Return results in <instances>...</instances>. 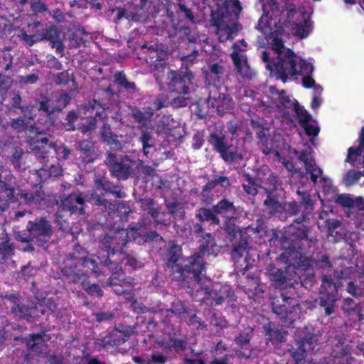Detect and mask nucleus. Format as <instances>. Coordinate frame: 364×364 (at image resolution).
Segmentation results:
<instances>
[{
    "label": "nucleus",
    "mask_w": 364,
    "mask_h": 364,
    "mask_svg": "<svg viewBox=\"0 0 364 364\" xmlns=\"http://www.w3.org/2000/svg\"><path fill=\"white\" fill-rule=\"evenodd\" d=\"M264 14L258 22L257 28L264 35L270 47L262 53V60L267 63L270 74L276 72L279 54L284 50L296 55L283 45L280 37L284 28L299 38H306L312 31L310 13L295 10L291 0H259Z\"/></svg>",
    "instance_id": "obj_1"
},
{
    "label": "nucleus",
    "mask_w": 364,
    "mask_h": 364,
    "mask_svg": "<svg viewBox=\"0 0 364 364\" xmlns=\"http://www.w3.org/2000/svg\"><path fill=\"white\" fill-rule=\"evenodd\" d=\"M246 97H252L260 101L263 105L269 107L275 112V115L282 117L287 123H293V115L296 114L299 124L309 136H316L319 132V127L311 115L298 102L290 99L284 90L278 91L274 87H269L267 95L260 98L258 94L250 90H243Z\"/></svg>",
    "instance_id": "obj_2"
},
{
    "label": "nucleus",
    "mask_w": 364,
    "mask_h": 364,
    "mask_svg": "<svg viewBox=\"0 0 364 364\" xmlns=\"http://www.w3.org/2000/svg\"><path fill=\"white\" fill-rule=\"evenodd\" d=\"M202 237L200 250L197 255H193L188 264H186L181 272V276L188 277L191 274V278L196 283L197 288V295L200 294L203 295L202 300H209L213 299L215 300L216 305H220L223 302L226 297L231 296V289L229 286H224L220 290V296H217L216 289L214 291L209 290L211 284L210 280L202 276V272L205 269L204 258L205 255H210L215 253V242L211 237L210 234H205Z\"/></svg>",
    "instance_id": "obj_3"
},
{
    "label": "nucleus",
    "mask_w": 364,
    "mask_h": 364,
    "mask_svg": "<svg viewBox=\"0 0 364 364\" xmlns=\"http://www.w3.org/2000/svg\"><path fill=\"white\" fill-rule=\"evenodd\" d=\"M284 52L279 54V61L277 64L276 72L272 75H275L284 82L288 79H296L299 75H303L304 87L314 88V95L311 102V107L314 109H318L322 102L320 95L323 92V88L321 85H316L315 80L311 77L314 70L313 63L303 60L298 55H294L288 50H284Z\"/></svg>",
    "instance_id": "obj_4"
},
{
    "label": "nucleus",
    "mask_w": 364,
    "mask_h": 364,
    "mask_svg": "<svg viewBox=\"0 0 364 364\" xmlns=\"http://www.w3.org/2000/svg\"><path fill=\"white\" fill-rule=\"evenodd\" d=\"M241 10L238 0H230L225 1L224 6L211 11L213 25L220 42L232 40L237 36V19Z\"/></svg>",
    "instance_id": "obj_5"
},
{
    "label": "nucleus",
    "mask_w": 364,
    "mask_h": 364,
    "mask_svg": "<svg viewBox=\"0 0 364 364\" xmlns=\"http://www.w3.org/2000/svg\"><path fill=\"white\" fill-rule=\"evenodd\" d=\"M157 237L161 239L159 235L153 232H151L150 235H141L139 229L129 228L120 230L112 235L105 237L102 245L107 255L102 257L98 255L97 258L100 260V264H105L107 266L109 265V269L113 271L115 264L112 263L109 259L106 258L107 257H109L111 254L114 255L117 252H121L123 247H124L128 242L134 241L141 245L149 240H154Z\"/></svg>",
    "instance_id": "obj_6"
},
{
    "label": "nucleus",
    "mask_w": 364,
    "mask_h": 364,
    "mask_svg": "<svg viewBox=\"0 0 364 364\" xmlns=\"http://www.w3.org/2000/svg\"><path fill=\"white\" fill-rule=\"evenodd\" d=\"M314 264V262L312 259L300 255L296 263H292L287 267L286 274L279 269L270 268L269 269L270 279L277 288H284L287 286V281H289L290 284H292L291 282L292 279L296 282V279L291 275L292 272L298 276L299 279L306 276L309 277L311 274V267Z\"/></svg>",
    "instance_id": "obj_7"
},
{
    "label": "nucleus",
    "mask_w": 364,
    "mask_h": 364,
    "mask_svg": "<svg viewBox=\"0 0 364 364\" xmlns=\"http://www.w3.org/2000/svg\"><path fill=\"white\" fill-rule=\"evenodd\" d=\"M312 149L310 147L302 151L299 159L304 163L306 173L310 175L311 180L318 190L323 189L328 193L332 189V183L330 178L323 176L322 170L318 167L311 156Z\"/></svg>",
    "instance_id": "obj_8"
},
{
    "label": "nucleus",
    "mask_w": 364,
    "mask_h": 364,
    "mask_svg": "<svg viewBox=\"0 0 364 364\" xmlns=\"http://www.w3.org/2000/svg\"><path fill=\"white\" fill-rule=\"evenodd\" d=\"M353 166H357L359 163L363 172L350 171L343 178V181L346 186H352L356 183L361 176L364 175V128L362 129L360 136V144L358 148L350 147L348 151V156L346 160Z\"/></svg>",
    "instance_id": "obj_9"
},
{
    "label": "nucleus",
    "mask_w": 364,
    "mask_h": 364,
    "mask_svg": "<svg viewBox=\"0 0 364 364\" xmlns=\"http://www.w3.org/2000/svg\"><path fill=\"white\" fill-rule=\"evenodd\" d=\"M27 230L29 233L28 236L18 235L17 239L21 242L32 241L39 246H43L51 236V227L43 218L35 223L29 222Z\"/></svg>",
    "instance_id": "obj_10"
},
{
    "label": "nucleus",
    "mask_w": 364,
    "mask_h": 364,
    "mask_svg": "<svg viewBox=\"0 0 364 364\" xmlns=\"http://www.w3.org/2000/svg\"><path fill=\"white\" fill-rule=\"evenodd\" d=\"M235 207L233 204L226 200H223L213 207V210L202 208L198 211L197 217L202 221H210L218 224L219 220L217 215H220L226 219L233 218L235 216Z\"/></svg>",
    "instance_id": "obj_11"
},
{
    "label": "nucleus",
    "mask_w": 364,
    "mask_h": 364,
    "mask_svg": "<svg viewBox=\"0 0 364 364\" xmlns=\"http://www.w3.org/2000/svg\"><path fill=\"white\" fill-rule=\"evenodd\" d=\"M209 141L226 161H233L242 157V154L238 152L233 145L230 144L229 139L225 137L221 132L212 133Z\"/></svg>",
    "instance_id": "obj_12"
},
{
    "label": "nucleus",
    "mask_w": 364,
    "mask_h": 364,
    "mask_svg": "<svg viewBox=\"0 0 364 364\" xmlns=\"http://www.w3.org/2000/svg\"><path fill=\"white\" fill-rule=\"evenodd\" d=\"M336 292L337 286L336 284H334L328 276H323L321 287L319 304L321 306L325 309V313L327 315H330L334 312L335 303L337 300L336 296Z\"/></svg>",
    "instance_id": "obj_13"
},
{
    "label": "nucleus",
    "mask_w": 364,
    "mask_h": 364,
    "mask_svg": "<svg viewBox=\"0 0 364 364\" xmlns=\"http://www.w3.org/2000/svg\"><path fill=\"white\" fill-rule=\"evenodd\" d=\"M246 47L247 43L244 40L235 43L233 45L234 50L231 54V57L237 73L244 78H250L252 77V72L245 55Z\"/></svg>",
    "instance_id": "obj_14"
},
{
    "label": "nucleus",
    "mask_w": 364,
    "mask_h": 364,
    "mask_svg": "<svg viewBox=\"0 0 364 364\" xmlns=\"http://www.w3.org/2000/svg\"><path fill=\"white\" fill-rule=\"evenodd\" d=\"M17 299V296L13 293L8 294L5 296H0V310L4 311L10 307L15 316L27 319L30 317H35L38 316V306L30 309H27L24 306H16L15 304Z\"/></svg>",
    "instance_id": "obj_15"
},
{
    "label": "nucleus",
    "mask_w": 364,
    "mask_h": 364,
    "mask_svg": "<svg viewBox=\"0 0 364 364\" xmlns=\"http://www.w3.org/2000/svg\"><path fill=\"white\" fill-rule=\"evenodd\" d=\"M168 78L170 80L168 82V89L171 92H177L183 94L188 93V85L191 84L193 75L191 72L186 70L182 75L175 71H170L168 74Z\"/></svg>",
    "instance_id": "obj_16"
},
{
    "label": "nucleus",
    "mask_w": 364,
    "mask_h": 364,
    "mask_svg": "<svg viewBox=\"0 0 364 364\" xmlns=\"http://www.w3.org/2000/svg\"><path fill=\"white\" fill-rule=\"evenodd\" d=\"M115 156L113 154H109L107 162L111 166V170L114 176L118 179H127L131 174L134 164L127 157H124L120 162H115Z\"/></svg>",
    "instance_id": "obj_17"
},
{
    "label": "nucleus",
    "mask_w": 364,
    "mask_h": 364,
    "mask_svg": "<svg viewBox=\"0 0 364 364\" xmlns=\"http://www.w3.org/2000/svg\"><path fill=\"white\" fill-rule=\"evenodd\" d=\"M168 208L169 213H161L155 209H150L149 214L155 223L163 225H167L170 223V215H172L175 218H181L183 216L184 211L181 203H169Z\"/></svg>",
    "instance_id": "obj_18"
},
{
    "label": "nucleus",
    "mask_w": 364,
    "mask_h": 364,
    "mask_svg": "<svg viewBox=\"0 0 364 364\" xmlns=\"http://www.w3.org/2000/svg\"><path fill=\"white\" fill-rule=\"evenodd\" d=\"M169 101L160 97L154 103L153 107H148L144 112L136 109L133 112V117L136 122L140 124L143 127H148V122L154 115V109H160L164 107L168 106Z\"/></svg>",
    "instance_id": "obj_19"
},
{
    "label": "nucleus",
    "mask_w": 364,
    "mask_h": 364,
    "mask_svg": "<svg viewBox=\"0 0 364 364\" xmlns=\"http://www.w3.org/2000/svg\"><path fill=\"white\" fill-rule=\"evenodd\" d=\"M65 274L70 277L71 281L73 282H82L83 288L85 291L93 296H100L102 295V291L100 287L97 284H90L89 282H85L83 279L84 274L80 273V270L75 272L72 268L65 269Z\"/></svg>",
    "instance_id": "obj_20"
},
{
    "label": "nucleus",
    "mask_w": 364,
    "mask_h": 364,
    "mask_svg": "<svg viewBox=\"0 0 364 364\" xmlns=\"http://www.w3.org/2000/svg\"><path fill=\"white\" fill-rule=\"evenodd\" d=\"M317 341L316 336L305 337L299 341L297 350L292 353L294 359L296 362H301L305 358L306 353L317 350L318 348H316Z\"/></svg>",
    "instance_id": "obj_21"
},
{
    "label": "nucleus",
    "mask_w": 364,
    "mask_h": 364,
    "mask_svg": "<svg viewBox=\"0 0 364 364\" xmlns=\"http://www.w3.org/2000/svg\"><path fill=\"white\" fill-rule=\"evenodd\" d=\"M264 205L268 208L270 213H280L285 210L291 214H296L299 211V205L296 202L283 205L279 200L272 198L269 194L264 200Z\"/></svg>",
    "instance_id": "obj_22"
},
{
    "label": "nucleus",
    "mask_w": 364,
    "mask_h": 364,
    "mask_svg": "<svg viewBox=\"0 0 364 364\" xmlns=\"http://www.w3.org/2000/svg\"><path fill=\"white\" fill-rule=\"evenodd\" d=\"M63 209L71 213L82 215L83 213L84 200L79 193H73L65 198L62 203Z\"/></svg>",
    "instance_id": "obj_23"
},
{
    "label": "nucleus",
    "mask_w": 364,
    "mask_h": 364,
    "mask_svg": "<svg viewBox=\"0 0 364 364\" xmlns=\"http://www.w3.org/2000/svg\"><path fill=\"white\" fill-rule=\"evenodd\" d=\"M208 105L216 108V110L220 114L229 112L233 107L232 100L225 95H220L218 98L210 96L208 100Z\"/></svg>",
    "instance_id": "obj_24"
},
{
    "label": "nucleus",
    "mask_w": 364,
    "mask_h": 364,
    "mask_svg": "<svg viewBox=\"0 0 364 364\" xmlns=\"http://www.w3.org/2000/svg\"><path fill=\"white\" fill-rule=\"evenodd\" d=\"M70 101V97L68 94L62 95L58 99V105H54L50 100L42 102L40 105V109L48 117L53 112L61 110Z\"/></svg>",
    "instance_id": "obj_25"
},
{
    "label": "nucleus",
    "mask_w": 364,
    "mask_h": 364,
    "mask_svg": "<svg viewBox=\"0 0 364 364\" xmlns=\"http://www.w3.org/2000/svg\"><path fill=\"white\" fill-rule=\"evenodd\" d=\"M352 218L358 226L364 223V200L361 198L355 199L348 215Z\"/></svg>",
    "instance_id": "obj_26"
},
{
    "label": "nucleus",
    "mask_w": 364,
    "mask_h": 364,
    "mask_svg": "<svg viewBox=\"0 0 364 364\" xmlns=\"http://www.w3.org/2000/svg\"><path fill=\"white\" fill-rule=\"evenodd\" d=\"M39 124H41V122L40 121L38 122L37 124H35V126H33L32 124H28V122H25V119L23 118L20 117L13 120L11 123V127L18 132L28 130V132L31 133H36L38 135H40L45 132V129L44 128L39 127Z\"/></svg>",
    "instance_id": "obj_27"
},
{
    "label": "nucleus",
    "mask_w": 364,
    "mask_h": 364,
    "mask_svg": "<svg viewBox=\"0 0 364 364\" xmlns=\"http://www.w3.org/2000/svg\"><path fill=\"white\" fill-rule=\"evenodd\" d=\"M15 191L9 188L0 182V210L3 211L7 206L8 202L14 201Z\"/></svg>",
    "instance_id": "obj_28"
},
{
    "label": "nucleus",
    "mask_w": 364,
    "mask_h": 364,
    "mask_svg": "<svg viewBox=\"0 0 364 364\" xmlns=\"http://www.w3.org/2000/svg\"><path fill=\"white\" fill-rule=\"evenodd\" d=\"M325 223L328 229V236L333 237L334 235H336L337 237L336 239V241L343 238L345 234L344 230L342 228V224L340 221L326 220Z\"/></svg>",
    "instance_id": "obj_29"
},
{
    "label": "nucleus",
    "mask_w": 364,
    "mask_h": 364,
    "mask_svg": "<svg viewBox=\"0 0 364 364\" xmlns=\"http://www.w3.org/2000/svg\"><path fill=\"white\" fill-rule=\"evenodd\" d=\"M46 336L45 333L31 335L27 341V346L34 352L42 353Z\"/></svg>",
    "instance_id": "obj_30"
},
{
    "label": "nucleus",
    "mask_w": 364,
    "mask_h": 364,
    "mask_svg": "<svg viewBox=\"0 0 364 364\" xmlns=\"http://www.w3.org/2000/svg\"><path fill=\"white\" fill-rule=\"evenodd\" d=\"M257 181H259L261 186H264L263 188L268 193L277 190L279 184L277 183V177L272 173H269L268 177L264 178L261 176L260 172L258 173L257 178Z\"/></svg>",
    "instance_id": "obj_31"
},
{
    "label": "nucleus",
    "mask_w": 364,
    "mask_h": 364,
    "mask_svg": "<svg viewBox=\"0 0 364 364\" xmlns=\"http://www.w3.org/2000/svg\"><path fill=\"white\" fill-rule=\"evenodd\" d=\"M17 199L28 204H37L41 203L42 197L40 193L33 195V193L19 192L17 194Z\"/></svg>",
    "instance_id": "obj_32"
},
{
    "label": "nucleus",
    "mask_w": 364,
    "mask_h": 364,
    "mask_svg": "<svg viewBox=\"0 0 364 364\" xmlns=\"http://www.w3.org/2000/svg\"><path fill=\"white\" fill-rule=\"evenodd\" d=\"M48 139L46 137L38 136L35 141L31 143L32 150L41 152L40 156L45 158L44 153L47 149Z\"/></svg>",
    "instance_id": "obj_33"
},
{
    "label": "nucleus",
    "mask_w": 364,
    "mask_h": 364,
    "mask_svg": "<svg viewBox=\"0 0 364 364\" xmlns=\"http://www.w3.org/2000/svg\"><path fill=\"white\" fill-rule=\"evenodd\" d=\"M297 193L301 197V203L305 206L306 213L303 216L304 220L306 218L307 215L311 213L314 209V201L311 200L310 195L301 190L297 191Z\"/></svg>",
    "instance_id": "obj_34"
},
{
    "label": "nucleus",
    "mask_w": 364,
    "mask_h": 364,
    "mask_svg": "<svg viewBox=\"0 0 364 364\" xmlns=\"http://www.w3.org/2000/svg\"><path fill=\"white\" fill-rule=\"evenodd\" d=\"M210 73L207 74L205 77L209 83H215L216 81H219V75L223 73V67L218 64H213L210 67Z\"/></svg>",
    "instance_id": "obj_35"
},
{
    "label": "nucleus",
    "mask_w": 364,
    "mask_h": 364,
    "mask_svg": "<svg viewBox=\"0 0 364 364\" xmlns=\"http://www.w3.org/2000/svg\"><path fill=\"white\" fill-rule=\"evenodd\" d=\"M166 360V357L161 353L153 354L151 360H142L140 358H134V361L140 364H163Z\"/></svg>",
    "instance_id": "obj_36"
},
{
    "label": "nucleus",
    "mask_w": 364,
    "mask_h": 364,
    "mask_svg": "<svg viewBox=\"0 0 364 364\" xmlns=\"http://www.w3.org/2000/svg\"><path fill=\"white\" fill-rule=\"evenodd\" d=\"M161 345L165 348H169L171 350L173 349L176 351H180L183 350L186 348V343L183 340H176V339H170L167 342L163 341Z\"/></svg>",
    "instance_id": "obj_37"
},
{
    "label": "nucleus",
    "mask_w": 364,
    "mask_h": 364,
    "mask_svg": "<svg viewBox=\"0 0 364 364\" xmlns=\"http://www.w3.org/2000/svg\"><path fill=\"white\" fill-rule=\"evenodd\" d=\"M247 183H243L244 190L250 195H255L258 192V187L262 188L259 181H252L249 176H245ZM256 181H257L256 179Z\"/></svg>",
    "instance_id": "obj_38"
},
{
    "label": "nucleus",
    "mask_w": 364,
    "mask_h": 364,
    "mask_svg": "<svg viewBox=\"0 0 364 364\" xmlns=\"http://www.w3.org/2000/svg\"><path fill=\"white\" fill-rule=\"evenodd\" d=\"M141 141L143 145L144 154L145 156H148V149L154 146L151 134L149 132L142 131Z\"/></svg>",
    "instance_id": "obj_39"
},
{
    "label": "nucleus",
    "mask_w": 364,
    "mask_h": 364,
    "mask_svg": "<svg viewBox=\"0 0 364 364\" xmlns=\"http://www.w3.org/2000/svg\"><path fill=\"white\" fill-rule=\"evenodd\" d=\"M48 148L54 149L58 159H66L70 153V150L63 144L53 145L50 144L48 146Z\"/></svg>",
    "instance_id": "obj_40"
},
{
    "label": "nucleus",
    "mask_w": 364,
    "mask_h": 364,
    "mask_svg": "<svg viewBox=\"0 0 364 364\" xmlns=\"http://www.w3.org/2000/svg\"><path fill=\"white\" fill-rule=\"evenodd\" d=\"M272 309H273V311L276 314L282 316V318H284L285 323L289 321V323H291V314H292V312L291 311L288 312L287 311V308L284 305L277 306L275 304H274Z\"/></svg>",
    "instance_id": "obj_41"
},
{
    "label": "nucleus",
    "mask_w": 364,
    "mask_h": 364,
    "mask_svg": "<svg viewBox=\"0 0 364 364\" xmlns=\"http://www.w3.org/2000/svg\"><path fill=\"white\" fill-rule=\"evenodd\" d=\"M181 253V248L179 245H175L174 243H171L170 245L169 250V258L168 260L170 262L175 263L176 262Z\"/></svg>",
    "instance_id": "obj_42"
},
{
    "label": "nucleus",
    "mask_w": 364,
    "mask_h": 364,
    "mask_svg": "<svg viewBox=\"0 0 364 364\" xmlns=\"http://www.w3.org/2000/svg\"><path fill=\"white\" fill-rule=\"evenodd\" d=\"M247 252V242L246 241H242V242L237 245L235 246L232 257L234 259L237 260L239 258L242 257L244 254Z\"/></svg>",
    "instance_id": "obj_43"
},
{
    "label": "nucleus",
    "mask_w": 364,
    "mask_h": 364,
    "mask_svg": "<svg viewBox=\"0 0 364 364\" xmlns=\"http://www.w3.org/2000/svg\"><path fill=\"white\" fill-rule=\"evenodd\" d=\"M18 36L28 46L33 45L36 42L41 41V36L39 35H33L29 36L25 31H21V33Z\"/></svg>",
    "instance_id": "obj_44"
},
{
    "label": "nucleus",
    "mask_w": 364,
    "mask_h": 364,
    "mask_svg": "<svg viewBox=\"0 0 364 364\" xmlns=\"http://www.w3.org/2000/svg\"><path fill=\"white\" fill-rule=\"evenodd\" d=\"M58 36L59 35L57 28L55 26H51L46 30V32L42 37L41 36V38H42V40L48 39L51 42L58 38Z\"/></svg>",
    "instance_id": "obj_45"
},
{
    "label": "nucleus",
    "mask_w": 364,
    "mask_h": 364,
    "mask_svg": "<svg viewBox=\"0 0 364 364\" xmlns=\"http://www.w3.org/2000/svg\"><path fill=\"white\" fill-rule=\"evenodd\" d=\"M355 199L351 198L348 195H339L336 198V201L343 206L348 207L351 209Z\"/></svg>",
    "instance_id": "obj_46"
},
{
    "label": "nucleus",
    "mask_w": 364,
    "mask_h": 364,
    "mask_svg": "<svg viewBox=\"0 0 364 364\" xmlns=\"http://www.w3.org/2000/svg\"><path fill=\"white\" fill-rule=\"evenodd\" d=\"M82 265L83 267L90 269L92 272L97 273V263L93 258H82Z\"/></svg>",
    "instance_id": "obj_47"
},
{
    "label": "nucleus",
    "mask_w": 364,
    "mask_h": 364,
    "mask_svg": "<svg viewBox=\"0 0 364 364\" xmlns=\"http://www.w3.org/2000/svg\"><path fill=\"white\" fill-rule=\"evenodd\" d=\"M172 311L173 313H176L180 315L182 318H186V314L187 313L186 309L185 304L182 301H178L174 304Z\"/></svg>",
    "instance_id": "obj_48"
},
{
    "label": "nucleus",
    "mask_w": 364,
    "mask_h": 364,
    "mask_svg": "<svg viewBox=\"0 0 364 364\" xmlns=\"http://www.w3.org/2000/svg\"><path fill=\"white\" fill-rule=\"evenodd\" d=\"M116 81L121 85L124 86L127 89H134V84L132 82H129L127 80L125 75L122 73H117L115 75Z\"/></svg>",
    "instance_id": "obj_49"
},
{
    "label": "nucleus",
    "mask_w": 364,
    "mask_h": 364,
    "mask_svg": "<svg viewBox=\"0 0 364 364\" xmlns=\"http://www.w3.org/2000/svg\"><path fill=\"white\" fill-rule=\"evenodd\" d=\"M12 247L9 241L6 240L0 243V254L3 257H8L12 253Z\"/></svg>",
    "instance_id": "obj_50"
},
{
    "label": "nucleus",
    "mask_w": 364,
    "mask_h": 364,
    "mask_svg": "<svg viewBox=\"0 0 364 364\" xmlns=\"http://www.w3.org/2000/svg\"><path fill=\"white\" fill-rule=\"evenodd\" d=\"M189 102L188 97L185 96L173 97L172 105L176 107H185L188 105Z\"/></svg>",
    "instance_id": "obj_51"
},
{
    "label": "nucleus",
    "mask_w": 364,
    "mask_h": 364,
    "mask_svg": "<svg viewBox=\"0 0 364 364\" xmlns=\"http://www.w3.org/2000/svg\"><path fill=\"white\" fill-rule=\"evenodd\" d=\"M347 291L351 295L356 296L363 295L364 289L361 287H355L353 282H349L347 287Z\"/></svg>",
    "instance_id": "obj_52"
},
{
    "label": "nucleus",
    "mask_w": 364,
    "mask_h": 364,
    "mask_svg": "<svg viewBox=\"0 0 364 364\" xmlns=\"http://www.w3.org/2000/svg\"><path fill=\"white\" fill-rule=\"evenodd\" d=\"M101 134L104 140L108 141L109 143L111 142V141H114L112 139V132H110V127L108 125H104Z\"/></svg>",
    "instance_id": "obj_53"
},
{
    "label": "nucleus",
    "mask_w": 364,
    "mask_h": 364,
    "mask_svg": "<svg viewBox=\"0 0 364 364\" xmlns=\"http://www.w3.org/2000/svg\"><path fill=\"white\" fill-rule=\"evenodd\" d=\"M62 168L58 164L52 165L48 170V175L52 177L60 176L62 173Z\"/></svg>",
    "instance_id": "obj_54"
},
{
    "label": "nucleus",
    "mask_w": 364,
    "mask_h": 364,
    "mask_svg": "<svg viewBox=\"0 0 364 364\" xmlns=\"http://www.w3.org/2000/svg\"><path fill=\"white\" fill-rule=\"evenodd\" d=\"M168 120H169V118L168 117H164L163 120H162L163 127L158 125L156 128V132L167 133L170 130V128L168 127V125H166L165 123L168 122Z\"/></svg>",
    "instance_id": "obj_55"
},
{
    "label": "nucleus",
    "mask_w": 364,
    "mask_h": 364,
    "mask_svg": "<svg viewBox=\"0 0 364 364\" xmlns=\"http://www.w3.org/2000/svg\"><path fill=\"white\" fill-rule=\"evenodd\" d=\"M203 144V136L199 133L196 134L193 136V147L196 149H200Z\"/></svg>",
    "instance_id": "obj_56"
},
{
    "label": "nucleus",
    "mask_w": 364,
    "mask_h": 364,
    "mask_svg": "<svg viewBox=\"0 0 364 364\" xmlns=\"http://www.w3.org/2000/svg\"><path fill=\"white\" fill-rule=\"evenodd\" d=\"M268 334L269 336V340L272 341L274 339H277L278 341L282 342L283 339L284 338V334L280 333L276 331L270 330L268 332Z\"/></svg>",
    "instance_id": "obj_57"
},
{
    "label": "nucleus",
    "mask_w": 364,
    "mask_h": 364,
    "mask_svg": "<svg viewBox=\"0 0 364 364\" xmlns=\"http://www.w3.org/2000/svg\"><path fill=\"white\" fill-rule=\"evenodd\" d=\"M249 341L250 338L248 333H246L245 336L241 335L240 336L237 337L235 340L237 344L242 347L247 346L249 343Z\"/></svg>",
    "instance_id": "obj_58"
},
{
    "label": "nucleus",
    "mask_w": 364,
    "mask_h": 364,
    "mask_svg": "<svg viewBox=\"0 0 364 364\" xmlns=\"http://www.w3.org/2000/svg\"><path fill=\"white\" fill-rule=\"evenodd\" d=\"M53 48H55L56 51L61 54L63 52V46L59 38L51 41Z\"/></svg>",
    "instance_id": "obj_59"
},
{
    "label": "nucleus",
    "mask_w": 364,
    "mask_h": 364,
    "mask_svg": "<svg viewBox=\"0 0 364 364\" xmlns=\"http://www.w3.org/2000/svg\"><path fill=\"white\" fill-rule=\"evenodd\" d=\"M343 308L345 311H350V310L353 309V308H354L353 300L350 298L345 299L344 301H343Z\"/></svg>",
    "instance_id": "obj_60"
},
{
    "label": "nucleus",
    "mask_w": 364,
    "mask_h": 364,
    "mask_svg": "<svg viewBox=\"0 0 364 364\" xmlns=\"http://www.w3.org/2000/svg\"><path fill=\"white\" fill-rule=\"evenodd\" d=\"M126 264L129 265L134 269L137 268L140 265L139 264L138 261L133 257H127L126 258Z\"/></svg>",
    "instance_id": "obj_61"
},
{
    "label": "nucleus",
    "mask_w": 364,
    "mask_h": 364,
    "mask_svg": "<svg viewBox=\"0 0 364 364\" xmlns=\"http://www.w3.org/2000/svg\"><path fill=\"white\" fill-rule=\"evenodd\" d=\"M43 305H46L48 309L51 311H53L54 309H55V305L54 304H53L52 302L50 301V300H46L44 299L43 301H42L41 303L39 304V306L40 307H42Z\"/></svg>",
    "instance_id": "obj_62"
},
{
    "label": "nucleus",
    "mask_w": 364,
    "mask_h": 364,
    "mask_svg": "<svg viewBox=\"0 0 364 364\" xmlns=\"http://www.w3.org/2000/svg\"><path fill=\"white\" fill-rule=\"evenodd\" d=\"M95 128V122L94 119H92L90 121L87 126L82 128V132L85 134V133H87L88 132L94 129Z\"/></svg>",
    "instance_id": "obj_63"
},
{
    "label": "nucleus",
    "mask_w": 364,
    "mask_h": 364,
    "mask_svg": "<svg viewBox=\"0 0 364 364\" xmlns=\"http://www.w3.org/2000/svg\"><path fill=\"white\" fill-rule=\"evenodd\" d=\"M32 8L35 11H42L45 10V6L43 4L37 3L32 4Z\"/></svg>",
    "instance_id": "obj_64"
}]
</instances>
